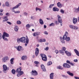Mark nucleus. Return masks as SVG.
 <instances>
[{
	"instance_id": "7c9ffc66",
	"label": "nucleus",
	"mask_w": 79,
	"mask_h": 79,
	"mask_svg": "<svg viewBox=\"0 0 79 79\" xmlns=\"http://www.w3.org/2000/svg\"><path fill=\"white\" fill-rule=\"evenodd\" d=\"M78 27L77 26H74L73 29H75V30H77V29H78Z\"/></svg>"
},
{
	"instance_id": "37998d69",
	"label": "nucleus",
	"mask_w": 79,
	"mask_h": 79,
	"mask_svg": "<svg viewBox=\"0 0 79 79\" xmlns=\"http://www.w3.org/2000/svg\"><path fill=\"white\" fill-rule=\"evenodd\" d=\"M34 63L35 64H38L39 63V62L37 61H35Z\"/></svg>"
},
{
	"instance_id": "13d9d810",
	"label": "nucleus",
	"mask_w": 79,
	"mask_h": 79,
	"mask_svg": "<svg viewBox=\"0 0 79 79\" xmlns=\"http://www.w3.org/2000/svg\"><path fill=\"white\" fill-rule=\"evenodd\" d=\"M10 63L11 64H14V62L13 61H10Z\"/></svg>"
},
{
	"instance_id": "ddd939ff",
	"label": "nucleus",
	"mask_w": 79,
	"mask_h": 79,
	"mask_svg": "<svg viewBox=\"0 0 79 79\" xmlns=\"http://www.w3.org/2000/svg\"><path fill=\"white\" fill-rule=\"evenodd\" d=\"M8 16H6L3 17L2 18L3 19H4L3 20V22H5L6 21H8Z\"/></svg>"
},
{
	"instance_id": "8fccbe9b",
	"label": "nucleus",
	"mask_w": 79,
	"mask_h": 79,
	"mask_svg": "<svg viewBox=\"0 0 79 79\" xmlns=\"http://www.w3.org/2000/svg\"><path fill=\"white\" fill-rule=\"evenodd\" d=\"M66 62L67 63H68L69 64H70V63H71V62H70L69 60H67Z\"/></svg>"
},
{
	"instance_id": "4d7b16f0",
	"label": "nucleus",
	"mask_w": 79,
	"mask_h": 79,
	"mask_svg": "<svg viewBox=\"0 0 79 79\" xmlns=\"http://www.w3.org/2000/svg\"><path fill=\"white\" fill-rule=\"evenodd\" d=\"M74 78L75 79H79V77H75Z\"/></svg>"
},
{
	"instance_id": "393cba45",
	"label": "nucleus",
	"mask_w": 79,
	"mask_h": 79,
	"mask_svg": "<svg viewBox=\"0 0 79 79\" xmlns=\"http://www.w3.org/2000/svg\"><path fill=\"white\" fill-rule=\"evenodd\" d=\"M39 35V33L38 32H35L33 34V36L35 37H36V36H37V35Z\"/></svg>"
},
{
	"instance_id": "864d4df0",
	"label": "nucleus",
	"mask_w": 79,
	"mask_h": 79,
	"mask_svg": "<svg viewBox=\"0 0 79 79\" xmlns=\"http://www.w3.org/2000/svg\"><path fill=\"white\" fill-rule=\"evenodd\" d=\"M55 53H56V54H57L58 53V50H56L55 51Z\"/></svg>"
},
{
	"instance_id": "423d86ee",
	"label": "nucleus",
	"mask_w": 79,
	"mask_h": 79,
	"mask_svg": "<svg viewBox=\"0 0 79 79\" xmlns=\"http://www.w3.org/2000/svg\"><path fill=\"white\" fill-rule=\"evenodd\" d=\"M58 20L59 23H60L61 26H62L63 25V24L62 23V20L61 19V16H60L59 15H57Z\"/></svg>"
},
{
	"instance_id": "680f3d73",
	"label": "nucleus",
	"mask_w": 79,
	"mask_h": 79,
	"mask_svg": "<svg viewBox=\"0 0 79 79\" xmlns=\"http://www.w3.org/2000/svg\"><path fill=\"white\" fill-rule=\"evenodd\" d=\"M44 29H45L46 28H47V26L46 25H44Z\"/></svg>"
},
{
	"instance_id": "dca6fc26",
	"label": "nucleus",
	"mask_w": 79,
	"mask_h": 79,
	"mask_svg": "<svg viewBox=\"0 0 79 79\" xmlns=\"http://www.w3.org/2000/svg\"><path fill=\"white\" fill-rule=\"evenodd\" d=\"M41 67L43 71H46V69H45V67L44 65H43V64L41 65Z\"/></svg>"
},
{
	"instance_id": "aec40b11",
	"label": "nucleus",
	"mask_w": 79,
	"mask_h": 79,
	"mask_svg": "<svg viewBox=\"0 0 79 79\" xmlns=\"http://www.w3.org/2000/svg\"><path fill=\"white\" fill-rule=\"evenodd\" d=\"M67 73L69 75V76H74V74H73V73H71L69 71H67Z\"/></svg>"
},
{
	"instance_id": "4be33fe9",
	"label": "nucleus",
	"mask_w": 79,
	"mask_h": 79,
	"mask_svg": "<svg viewBox=\"0 0 79 79\" xmlns=\"http://www.w3.org/2000/svg\"><path fill=\"white\" fill-rule=\"evenodd\" d=\"M74 51L75 52V53H76L77 55V56H79V51H78L76 49H74Z\"/></svg>"
},
{
	"instance_id": "a211bd4d",
	"label": "nucleus",
	"mask_w": 79,
	"mask_h": 79,
	"mask_svg": "<svg viewBox=\"0 0 79 79\" xmlns=\"http://www.w3.org/2000/svg\"><path fill=\"white\" fill-rule=\"evenodd\" d=\"M57 6H58V7H59V8H61V7H62V6H63V5L62 4H61V3H60V2H58L57 3Z\"/></svg>"
},
{
	"instance_id": "f257e3e1",
	"label": "nucleus",
	"mask_w": 79,
	"mask_h": 79,
	"mask_svg": "<svg viewBox=\"0 0 79 79\" xmlns=\"http://www.w3.org/2000/svg\"><path fill=\"white\" fill-rule=\"evenodd\" d=\"M20 42L22 43H26L25 44V47L27 45V44H29V39L28 38H26L24 37H23L19 39H17V42L19 43Z\"/></svg>"
},
{
	"instance_id": "f03ea898",
	"label": "nucleus",
	"mask_w": 79,
	"mask_h": 79,
	"mask_svg": "<svg viewBox=\"0 0 79 79\" xmlns=\"http://www.w3.org/2000/svg\"><path fill=\"white\" fill-rule=\"evenodd\" d=\"M68 35V33L66 31L64 35L63 36V38L62 37H60V42L63 44L64 43L65 41H64V40H66Z\"/></svg>"
},
{
	"instance_id": "0eeeda50",
	"label": "nucleus",
	"mask_w": 79,
	"mask_h": 79,
	"mask_svg": "<svg viewBox=\"0 0 79 79\" xmlns=\"http://www.w3.org/2000/svg\"><path fill=\"white\" fill-rule=\"evenodd\" d=\"M63 66L64 68H71V65L67 64V63L64 64Z\"/></svg>"
},
{
	"instance_id": "6ab92c4d",
	"label": "nucleus",
	"mask_w": 79,
	"mask_h": 79,
	"mask_svg": "<svg viewBox=\"0 0 79 79\" xmlns=\"http://www.w3.org/2000/svg\"><path fill=\"white\" fill-rule=\"evenodd\" d=\"M39 22L40 24H41V25H43V24H44V21L41 19H40Z\"/></svg>"
},
{
	"instance_id": "338daca9",
	"label": "nucleus",
	"mask_w": 79,
	"mask_h": 79,
	"mask_svg": "<svg viewBox=\"0 0 79 79\" xmlns=\"http://www.w3.org/2000/svg\"><path fill=\"white\" fill-rule=\"evenodd\" d=\"M77 10L79 11V6H78V8L77 9Z\"/></svg>"
},
{
	"instance_id": "0e129e2a",
	"label": "nucleus",
	"mask_w": 79,
	"mask_h": 79,
	"mask_svg": "<svg viewBox=\"0 0 79 79\" xmlns=\"http://www.w3.org/2000/svg\"><path fill=\"white\" fill-rule=\"evenodd\" d=\"M3 10L2 9L0 10V12L1 13H2L3 12Z\"/></svg>"
},
{
	"instance_id": "09e8293b",
	"label": "nucleus",
	"mask_w": 79,
	"mask_h": 79,
	"mask_svg": "<svg viewBox=\"0 0 79 79\" xmlns=\"http://www.w3.org/2000/svg\"><path fill=\"white\" fill-rule=\"evenodd\" d=\"M73 61H74V62H77L78 61V60L77 59H75L73 60Z\"/></svg>"
},
{
	"instance_id": "bb28decb",
	"label": "nucleus",
	"mask_w": 79,
	"mask_h": 79,
	"mask_svg": "<svg viewBox=\"0 0 79 79\" xmlns=\"http://www.w3.org/2000/svg\"><path fill=\"white\" fill-rule=\"evenodd\" d=\"M59 53H60L62 55H64V52L63 50H60L59 51Z\"/></svg>"
},
{
	"instance_id": "b1692460",
	"label": "nucleus",
	"mask_w": 79,
	"mask_h": 79,
	"mask_svg": "<svg viewBox=\"0 0 79 79\" xmlns=\"http://www.w3.org/2000/svg\"><path fill=\"white\" fill-rule=\"evenodd\" d=\"M50 79H53V73H52L50 75Z\"/></svg>"
},
{
	"instance_id": "5701e85b",
	"label": "nucleus",
	"mask_w": 79,
	"mask_h": 79,
	"mask_svg": "<svg viewBox=\"0 0 79 79\" xmlns=\"http://www.w3.org/2000/svg\"><path fill=\"white\" fill-rule=\"evenodd\" d=\"M15 31L16 32H18V29H19V28H18V27L17 26H15L14 28Z\"/></svg>"
},
{
	"instance_id": "2f4dec72",
	"label": "nucleus",
	"mask_w": 79,
	"mask_h": 79,
	"mask_svg": "<svg viewBox=\"0 0 79 79\" xmlns=\"http://www.w3.org/2000/svg\"><path fill=\"white\" fill-rule=\"evenodd\" d=\"M5 5L7 6H9L10 5H9V3H8V2H6L5 3Z\"/></svg>"
},
{
	"instance_id": "f704fd0d",
	"label": "nucleus",
	"mask_w": 79,
	"mask_h": 79,
	"mask_svg": "<svg viewBox=\"0 0 79 79\" xmlns=\"http://www.w3.org/2000/svg\"><path fill=\"white\" fill-rule=\"evenodd\" d=\"M17 24H21V22L19 20H18L17 21Z\"/></svg>"
},
{
	"instance_id": "052dcab7",
	"label": "nucleus",
	"mask_w": 79,
	"mask_h": 79,
	"mask_svg": "<svg viewBox=\"0 0 79 79\" xmlns=\"http://www.w3.org/2000/svg\"><path fill=\"white\" fill-rule=\"evenodd\" d=\"M70 64H71V65H72V66H74V64L73 63H71L70 62Z\"/></svg>"
},
{
	"instance_id": "c756f323",
	"label": "nucleus",
	"mask_w": 79,
	"mask_h": 79,
	"mask_svg": "<svg viewBox=\"0 0 79 79\" xmlns=\"http://www.w3.org/2000/svg\"><path fill=\"white\" fill-rule=\"evenodd\" d=\"M40 55L42 58H44V57H45V56H46V55H45V54H40Z\"/></svg>"
},
{
	"instance_id": "774afa93",
	"label": "nucleus",
	"mask_w": 79,
	"mask_h": 79,
	"mask_svg": "<svg viewBox=\"0 0 79 79\" xmlns=\"http://www.w3.org/2000/svg\"><path fill=\"white\" fill-rule=\"evenodd\" d=\"M3 15V14L2 13H0V15L2 16Z\"/></svg>"
},
{
	"instance_id": "f8f14e48",
	"label": "nucleus",
	"mask_w": 79,
	"mask_h": 79,
	"mask_svg": "<svg viewBox=\"0 0 79 79\" xmlns=\"http://www.w3.org/2000/svg\"><path fill=\"white\" fill-rule=\"evenodd\" d=\"M35 55L36 56L39 54V49L38 48H36L35 49Z\"/></svg>"
},
{
	"instance_id": "a878e982",
	"label": "nucleus",
	"mask_w": 79,
	"mask_h": 79,
	"mask_svg": "<svg viewBox=\"0 0 79 79\" xmlns=\"http://www.w3.org/2000/svg\"><path fill=\"white\" fill-rule=\"evenodd\" d=\"M42 60L44 61H46L47 60V57L46 56L43 58H42Z\"/></svg>"
},
{
	"instance_id": "c9c22d12",
	"label": "nucleus",
	"mask_w": 79,
	"mask_h": 79,
	"mask_svg": "<svg viewBox=\"0 0 79 79\" xmlns=\"http://www.w3.org/2000/svg\"><path fill=\"white\" fill-rule=\"evenodd\" d=\"M52 64V61H50L48 62V66H50V65H51Z\"/></svg>"
},
{
	"instance_id": "39448f33",
	"label": "nucleus",
	"mask_w": 79,
	"mask_h": 79,
	"mask_svg": "<svg viewBox=\"0 0 79 79\" xmlns=\"http://www.w3.org/2000/svg\"><path fill=\"white\" fill-rule=\"evenodd\" d=\"M14 48L17 49V51H23L24 50V49L23 48V47L20 46H15Z\"/></svg>"
},
{
	"instance_id": "58836bf2",
	"label": "nucleus",
	"mask_w": 79,
	"mask_h": 79,
	"mask_svg": "<svg viewBox=\"0 0 79 79\" xmlns=\"http://www.w3.org/2000/svg\"><path fill=\"white\" fill-rule=\"evenodd\" d=\"M50 26H55V23H52L50 24Z\"/></svg>"
},
{
	"instance_id": "de8ad7c7",
	"label": "nucleus",
	"mask_w": 79,
	"mask_h": 79,
	"mask_svg": "<svg viewBox=\"0 0 79 79\" xmlns=\"http://www.w3.org/2000/svg\"><path fill=\"white\" fill-rule=\"evenodd\" d=\"M6 23H8V24H10V25H11V23L10 22L7 21Z\"/></svg>"
},
{
	"instance_id": "473e14b6",
	"label": "nucleus",
	"mask_w": 79,
	"mask_h": 79,
	"mask_svg": "<svg viewBox=\"0 0 79 79\" xmlns=\"http://www.w3.org/2000/svg\"><path fill=\"white\" fill-rule=\"evenodd\" d=\"M12 73V74H15V70L14 69H12L11 71Z\"/></svg>"
},
{
	"instance_id": "6e6552de",
	"label": "nucleus",
	"mask_w": 79,
	"mask_h": 79,
	"mask_svg": "<svg viewBox=\"0 0 79 79\" xmlns=\"http://www.w3.org/2000/svg\"><path fill=\"white\" fill-rule=\"evenodd\" d=\"M5 37H9V34L6 33V32H4L2 35V39H4V38H5Z\"/></svg>"
},
{
	"instance_id": "5fc2aeb1",
	"label": "nucleus",
	"mask_w": 79,
	"mask_h": 79,
	"mask_svg": "<svg viewBox=\"0 0 79 79\" xmlns=\"http://www.w3.org/2000/svg\"><path fill=\"white\" fill-rule=\"evenodd\" d=\"M6 16H9V15H10V14H9V13H6Z\"/></svg>"
},
{
	"instance_id": "f3484780",
	"label": "nucleus",
	"mask_w": 79,
	"mask_h": 79,
	"mask_svg": "<svg viewBox=\"0 0 79 79\" xmlns=\"http://www.w3.org/2000/svg\"><path fill=\"white\" fill-rule=\"evenodd\" d=\"M77 22V19L75 18H73V24H76Z\"/></svg>"
},
{
	"instance_id": "1a4fd4ad",
	"label": "nucleus",
	"mask_w": 79,
	"mask_h": 79,
	"mask_svg": "<svg viewBox=\"0 0 79 79\" xmlns=\"http://www.w3.org/2000/svg\"><path fill=\"white\" fill-rule=\"evenodd\" d=\"M3 71L4 73H6V70H7V66H6V65L4 64L3 65Z\"/></svg>"
},
{
	"instance_id": "cd10ccee",
	"label": "nucleus",
	"mask_w": 79,
	"mask_h": 79,
	"mask_svg": "<svg viewBox=\"0 0 79 79\" xmlns=\"http://www.w3.org/2000/svg\"><path fill=\"white\" fill-rule=\"evenodd\" d=\"M57 69H61V70H63V68H62L61 66H58L57 67Z\"/></svg>"
},
{
	"instance_id": "ea45409f",
	"label": "nucleus",
	"mask_w": 79,
	"mask_h": 79,
	"mask_svg": "<svg viewBox=\"0 0 79 79\" xmlns=\"http://www.w3.org/2000/svg\"><path fill=\"white\" fill-rule=\"evenodd\" d=\"M74 26L72 25H69L70 27V28H71V29H73V28L74 27Z\"/></svg>"
},
{
	"instance_id": "412c9836",
	"label": "nucleus",
	"mask_w": 79,
	"mask_h": 79,
	"mask_svg": "<svg viewBox=\"0 0 79 79\" xmlns=\"http://www.w3.org/2000/svg\"><path fill=\"white\" fill-rule=\"evenodd\" d=\"M54 11H58L59 9L56 7H54L53 8Z\"/></svg>"
},
{
	"instance_id": "6e6d98bb",
	"label": "nucleus",
	"mask_w": 79,
	"mask_h": 79,
	"mask_svg": "<svg viewBox=\"0 0 79 79\" xmlns=\"http://www.w3.org/2000/svg\"><path fill=\"white\" fill-rule=\"evenodd\" d=\"M15 59L12 58H11L10 60V61H13V60H14Z\"/></svg>"
},
{
	"instance_id": "a19ab883",
	"label": "nucleus",
	"mask_w": 79,
	"mask_h": 79,
	"mask_svg": "<svg viewBox=\"0 0 79 79\" xmlns=\"http://www.w3.org/2000/svg\"><path fill=\"white\" fill-rule=\"evenodd\" d=\"M26 27H27L28 28H29L30 27H31V26L29 25V24H27L26 26Z\"/></svg>"
},
{
	"instance_id": "69168bd1",
	"label": "nucleus",
	"mask_w": 79,
	"mask_h": 79,
	"mask_svg": "<svg viewBox=\"0 0 79 79\" xmlns=\"http://www.w3.org/2000/svg\"><path fill=\"white\" fill-rule=\"evenodd\" d=\"M49 43H46L45 44V45H48Z\"/></svg>"
},
{
	"instance_id": "c85d7f7f",
	"label": "nucleus",
	"mask_w": 79,
	"mask_h": 79,
	"mask_svg": "<svg viewBox=\"0 0 79 79\" xmlns=\"http://www.w3.org/2000/svg\"><path fill=\"white\" fill-rule=\"evenodd\" d=\"M40 42H46V40H45V39H40Z\"/></svg>"
},
{
	"instance_id": "20e7f679",
	"label": "nucleus",
	"mask_w": 79,
	"mask_h": 79,
	"mask_svg": "<svg viewBox=\"0 0 79 79\" xmlns=\"http://www.w3.org/2000/svg\"><path fill=\"white\" fill-rule=\"evenodd\" d=\"M16 72L17 73H18L17 74L18 77H19L20 76L22 75V74H23L24 73L23 71H21V68L17 69L16 70Z\"/></svg>"
},
{
	"instance_id": "79ce46f5",
	"label": "nucleus",
	"mask_w": 79,
	"mask_h": 79,
	"mask_svg": "<svg viewBox=\"0 0 79 79\" xmlns=\"http://www.w3.org/2000/svg\"><path fill=\"white\" fill-rule=\"evenodd\" d=\"M60 12L62 14H64V10L62 9L60 10Z\"/></svg>"
},
{
	"instance_id": "e433bc0d",
	"label": "nucleus",
	"mask_w": 79,
	"mask_h": 79,
	"mask_svg": "<svg viewBox=\"0 0 79 79\" xmlns=\"http://www.w3.org/2000/svg\"><path fill=\"white\" fill-rule=\"evenodd\" d=\"M54 6V4H51L50 5L49 8H52V6Z\"/></svg>"
},
{
	"instance_id": "9d476101",
	"label": "nucleus",
	"mask_w": 79,
	"mask_h": 79,
	"mask_svg": "<svg viewBox=\"0 0 79 79\" xmlns=\"http://www.w3.org/2000/svg\"><path fill=\"white\" fill-rule=\"evenodd\" d=\"M31 73L32 75H33V76H37V75L38 74V73H37V72L35 70H32L31 72Z\"/></svg>"
},
{
	"instance_id": "e2e57ef3",
	"label": "nucleus",
	"mask_w": 79,
	"mask_h": 79,
	"mask_svg": "<svg viewBox=\"0 0 79 79\" xmlns=\"http://www.w3.org/2000/svg\"><path fill=\"white\" fill-rule=\"evenodd\" d=\"M48 50V47H47L46 48H45V50Z\"/></svg>"
},
{
	"instance_id": "4c0bfd02",
	"label": "nucleus",
	"mask_w": 79,
	"mask_h": 79,
	"mask_svg": "<svg viewBox=\"0 0 79 79\" xmlns=\"http://www.w3.org/2000/svg\"><path fill=\"white\" fill-rule=\"evenodd\" d=\"M66 41L67 42H68L70 40V37H67V38L66 39Z\"/></svg>"
},
{
	"instance_id": "9b49d317",
	"label": "nucleus",
	"mask_w": 79,
	"mask_h": 79,
	"mask_svg": "<svg viewBox=\"0 0 79 79\" xmlns=\"http://www.w3.org/2000/svg\"><path fill=\"white\" fill-rule=\"evenodd\" d=\"M8 60V57H4L2 59V61L4 63L6 62Z\"/></svg>"
},
{
	"instance_id": "c03bdc74",
	"label": "nucleus",
	"mask_w": 79,
	"mask_h": 79,
	"mask_svg": "<svg viewBox=\"0 0 79 79\" xmlns=\"http://www.w3.org/2000/svg\"><path fill=\"white\" fill-rule=\"evenodd\" d=\"M62 48L64 51H65L66 50V48L65 47H62Z\"/></svg>"
},
{
	"instance_id": "603ef678",
	"label": "nucleus",
	"mask_w": 79,
	"mask_h": 79,
	"mask_svg": "<svg viewBox=\"0 0 79 79\" xmlns=\"http://www.w3.org/2000/svg\"><path fill=\"white\" fill-rule=\"evenodd\" d=\"M2 38V35L0 33V40Z\"/></svg>"
},
{
	"instance_id": "72a5a7b5",
	"label": "nucleus",
	"mask_w": 79,
	"mask_h": 79,
	"mask_svg": "<svg viewBox=\"0 0 79 79\" xmlns=\"http://www.w3.org/2000/svg\"><path fill=\"white\" fill-rule=\"evenodd\" d=\"M37 10H39L40 11H42V10L41 9L36 7V11H37Z\"/></svg>"
},
{
	"instance_id": "49530a36",
	"label": "nucleus",
	"mask_w": 79,
	"mask_h": 79,
	"mask_svg": "<svg viewBox=\"0 0 79 79\" xmlns=\"http://www.w3.org/2000/svg\"><path fill=\"white\" fill-rule=\"evenodd\" d=\"M62 77H66V78L68 77L67 76H66V75H62Z\"/></svg>"
},
{
	"instance_id": "7ed1b4c3",
	"label": "nucleus",
	"mask_w": 79,
	"mask_h": 79,
	"mask_svg": "<svg viewBox=\"0 0 79 79\" xmlns=\"http://www.w3.org/2000/svg\"><path fill=\"white\" fill-rule=\"evenodd\" d=\"M21 5V3H19L16 6H15V7H14L12 9V12H14L15 13H20V11H15L14 10H15V9H16V8H18V7H19V6L20 5Z\"/></svg>"
},
{
	"instance_id": "bf43d9fd",
	"label": "nucleus",
	"mask_w": 79,
	"mask_h": 79,
	"mask_svg": "<svg viewBox=\"0 0 79 79\" xmlns=\"http://www.w3.org/2000/svg\"><path fill=\"white\" fill-rule=\"evenodd\" d=\"M24 15H25V16H27V13L24 12Z\"/></svg>"
},
{
	"instance_id": "a18cd8bd",
	"label": "nucleus",
	"mask_w": 79,
	"mask_h": 79,
	"mask_svg": "<svg viewBox=\"0 0 79 79\" xmlns=\"http://www.w3.org/2000/svg\"><path fill=\"white\" fill-rule=\"evenodd\" d=\"M44 34H46V35H48V32L46 31L44 32Z\"/></svg>"
},
{
	"instance_id": "4468645a",
	"label": "nucleus",
	"mask_w": 79,
	"mask_h": 79,
	"mask_svg": "<svg viewBox=\"0 0 79 79\" xmlns=\"http://www.w3.org/2000/svg\"><path fill=\"white\" fill-rule=\"evenodd\" d=\"M65 53L68 56H71L72 53L68 51H65Z\"/></svg>"
},
{
	"instance_id": "3c124183",
	"label": "nucleus",
	"mask_w": 79,
	"mask_h": 79,
	"mask_svg": "<svg viewBox=\"0 0 79 79\" xmlns=\"http://www.w3.org/2000/svg\"><path fill=\"white\" fill-rule=\"evenodd\" d=\"M4 40H5L6 41H8V39L6 38H4V39H3Z\"/></svg>"
},
{
	"instance_id": "2eb2a0df",
	"label": "nucleus",
	"mask_w": 79,
	"mask_h": 79,
	"mask_svg": "<svg viewBox=\"0 0 79 79\" xmlns=\"http://www.w3.org/2000/svg\"><path fill=\"white\" fill-rule=\"evenodd\" d=\"M21 59L22 60H26L27 59V57L26 56H23L22 57Z\"/></svg>"
}]
</instances>
